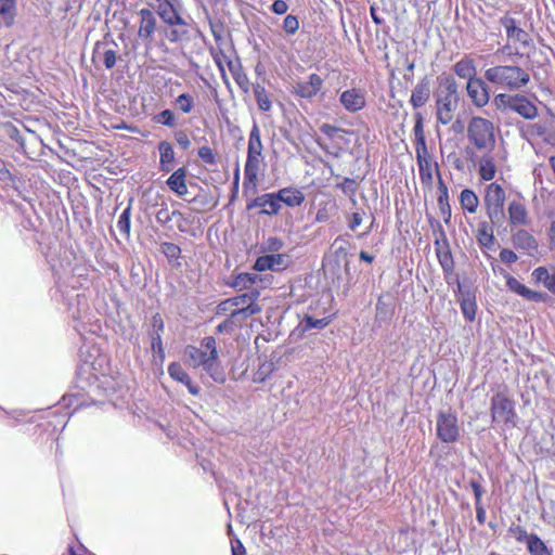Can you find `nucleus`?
Instances as JSON below:
<instances>
[{
	"instance_id": "nucleus-1",
	"label": "nucleus",
	"mask_w": 555,
	"mask_h": 555,
	"mask_svg": "<svg viewBox=\"0 0 555 555\" xmlns=\"http://www.w3.org/2000/svg\"><path fill=\"white\" fill-rule=\"evenodd\" d=\"M183 354L185 363L193 369L202 367L216 383L225 382V372L220 363L215 337H204L199 347L188 345Z\"/></svg>"
},
{
	"instance_id": "nucleus-2",
	"label": "nucleus",
	"mask_w": 555,
	"mask_h": 555,
	"mask_svg": "<svg viewBox=\"0 0 555 555\" xmlns=\"http://www.w3.org/2000/svg\"><path fill=\"white\" fill-rule=\"evenodd\" d=\"M467 140L469 145L465 154L472 162L476 160V152L491 153L496 146V129L490 119L473 116L467 124Z\"/></svg>"
},
{
	"instance_id": "nucleus-3",
	"label": "nucleus",
	"mask_w": 555,
	"mask_h": 555,
	"mask_svg": "<svg viewBox=\"0 0 555 555\" xmlns=\"http://www.w3.org/2000/svg\"><path fill=\"white\" fill-rule=\"evenodd\" d=\"M263 143L261 140V131L257 122H254L248 135L247 155L244 166L243 186L255 190L259 181V172L264 166Z\"/></svg>"
},
{
	"instance_id": "nucleus-4",
	"label": "nucleus",
	"mask_w": 555,
	"mask_h": 555,
	"mask_svg": "<svg viewBox=\"0 0 555 555\" xmlns=\"http://www.w3.org/2000/svg\"><path fill=\"white\" fill-rule=\"evenodd\" d=\"M485 79L502 89L519 91L530 81V74L518 65H494L485 70Z\"/></svg>"
},
{
	"instance_id": "nucleus-5",
	"label": "nucleus",
	"mask_w": 555,
	"mask_h": 555,
	"mask_svg": "<svg viewBox=\"0 0 555 555\" xmlns=\"http://www.w3.org/2000/svg\"><path fill=\"white\" fill-rule=\"evenodd\" d=\"M517 12H505L500 17V24L506 34V44L498 49L496 53L504 55H520L518 46L527 49L533 44L530 34L522 27V22L516 17Z\"/></svg>"
},
{
	"instance_id": "nucleus-6",
	"label": "nucleus",
	"mask_w": 555,
	"mask_h": 555,
	"mask_svg": "<svg viewBox=\"0 0 555 555\" xmlns=\"http://www.w3.org/2000/svg\"><path fill=\"white\" fill-rule=\"evenodd\" d=\"M259 296V291L253 289L248 293L227 298L217 306V314H229L232 319L247 320L261 312V307L257 302Z\"/></svg>"
},
{
	"instance_id": "nucleus-7",
	"label": "nucleus",
	"mask_w": 555,
	"mask_h": 555,
	"mask_svg": "<svg viewBox=\"0 0 555 555\" xmlns=\"http://www.w3.org/2000/svg\"><path fill=\"white\" fill-rule=\"evenodd\" d=\"M156 12L165 24L162 35L167 41L176 43L189 39L190 25L179 13L175 1L157 5Z\"/></svg>"
},
{
	"instance_id": "nucleus-8",
	"label": "nucleus",
	"mask_w": 555,
	"mask_h": 555,
	"mask_svg": "<svg viewBox=\"0 0 555 555\" xmlns=\"http://www.w3.org/2000/svg\"><path fill=\"white\" fill-rule=\"evenodd\" d=\"M490 415L492 423L502 424L506 428H514L517 425L518 414L516 402L509 393L506 385L498 387L490 400Z\"/></svg>"
},
{
	"instance_id": "nucleus-9",
	"label": "nucleus",
	"mask_w": 555,
	"mask_h": 555,
	"mask_svg": "<svg viewBox=\"0 0 555 555\" xmlns=\"http://www.w3.org/2000/svg\"><path fill=\"white\" fill-rule=\"evenodd\" d=\"M443 90L436 98L437 122L447 126L452 122L459 106L457 83L451 76L442 78Z\"/></svg>"
},
{
	"instance_id": "nucleus-10",
	"label": "nucleus",
	"mask_w": 555,
	"mask_h": 555,
	"mask_svg": "<svg viewBox=\"0 0 555 555\" xmlns=\"http://www.w3.org/2000/svg\"><path fill=\"white\" fill-rule=\"evenodd\" d=\"M506 194L503 186L491 182L486 186L483 203L488 218L492 223L499 222L504 217V204Z\"/></svg>"
},
{
	"instance_id": "nucleus-11",
	"label": "nucleus",
	"mask_w": 555,
	"mask_h": 555,
	"mask_svg": "<svg viewBox=\"0 0 555 555\" xmlns=\"http://www.w3.org/2000/svg\"><path fill=\"white\" fill-rule=\"evenodd\" d=\"M415 153L422 186L431 190L435 177L438 178L441 175L440 166L428 149L421 151L416 149Z\"/></svg>"
},
{
	"instance_id": "nucleus-12",
	"label": "nucleus",
	"mask_w": 555,
	"mask_h": 555,
	"mask_svg": "<svg viewBox=\"0 0 555 555\" xmlns=\"http://www.w3.org/2000/svg\"><path fill=\"white\" fill-rule=\"evenodd\" d=\"M436 434L439 440L444 443H453L460 438V425L455 413L439 412L436 421Z\"/></svg>"
},
{
	"instance_id": "nucleus-13",
	"label": "nucleus",
	"mask_w": 555,
	"mask_h": 555,
	"mask_svg": "<svg viewBox=\"0 0 555 555\" xmlns=\"http://www.w3.org/2000/svg\"><path fill=\"white\" fill-rule=\"evenodd\" d=\"M503 276L505 279L506 287L512 293L534 302H543L547 299V294L543 292L533 291L527 287L525 284L519 282L515 276L504 271Z\"/></svg>"
},
{
	"instance_id": "nucleus-14",
	"label": "nucleus",
	"mask_w": 555,
	"mask_h": 555,
	"mask_svg": "<svg viewBox=\"0 0 555 555\" xmlns=\"http://www.w3.org/2000/svg\"><path fill=\"white\" fill-rule=\"evenodd\" d=\"M467 94L477 108L485 107L490 101V91L487 80L478 77L466 83Z\"/></svg>"
},
{
	"instance_id": "nucleus-15",
	"label": "nucleus",
	"mask_w": 555,
	"mask_h": 555,
	"mask_svg": "<svg viewBox=\"0 0 555 555\" xmlns=\"http://www.w3.org/2000/svg\"><path fill=\"white\" fill-rule=\"evenodd\" d=\"M435 251L444 275L452 274L454 271V260L444 232H441L440 238L435 241Z\"/></svg>"
},
{
	"instance_id": "nucleus-16",
	"label": "nucleus",
	"mask_w": 555,
	"mask_h": 555,
	"mask_svg": "<svg viewBox=\"0 0 555 555\" xmlns=\"http://www.w3.org/2000/svg\"><path fill=\"white\" fill-rule=\"evenodd\" d=\"M339 103L349 113H357L366 106L365 91L360 88H350L341 92Z\"/></svg>"
},
{
	"instance_id": "nucleus-17",
	"label": "nucleus",
	"mask_w": 555,
	"mask_h": 555,
	"mask_svg": "<svg viewBox=\"0 0 555 555\" xmlns=\"http://www.w3.org/2000/svg\"><path fill=\"white\" fill-rule=\"evenodd\" d=\"M260 208V214L266 216H276L282 205L279 202L278 193H266L255 197L250 203L247 204L248 210L253 208Z\"/></svg>"
},
{
	"instance_id": "nucleus-18",
	"label": "nucleus",
	"mask_w": 555,
	"mask_h": 555,
	"mask_svg": "<svg viewBox=\"0 0 555 555\" xmlns=\"http://www.w3.org/2000/svg\"><path fill=\"white\" fill-rule=\"evenodd\" d=\"M323 79L320 75L312 73L307 77V80L299 81L294 86L293 93L301 99H313L323 88Z\"/></svg>"
},
{
	"instance_id": "nucleus-19",
	"label": "nucleus",
	"mask_w": 555,
	"mask_h": 555,
	"mask_svg": "<svg viewBox=\"0 0 555 555\" xmlns=\"http://www.w3.org/2000/svg\"><path fill=\"white\" fill-rule=\"evenodd\" d=\"M139 26L138 37L145 42H152L154 34L157 28V20L155 14L146 8L141 9L138 12Z\"/></svg>"
},
{
	"instance_id": "nucleus-20",
	"label": "nucleus",
	"mask_w": 555,
	"mask_h": 555,
	"mask_svg": "<svg viewBox=\"0 0 555 555\" xmlns=\"http://www.w3.org/2000/svg\"><path fill=\"white\" fill-rule=\"evenodd\" d=\"M508 224L512 228H521L530 223V216L525 203L520 199H513L507 205Z\"/></svg>"
},
{
	"instance_id": "nucleus-21",
	"label": "nucleus",
	"mask_w": 555,
	"mask_h": 555,
	"mask_svg": "<svg viewBox=\"0 0 555 555\" xmlns=\"http://www.w3.org/2000/svg\"><path fill=\"white\" fill-rule=\"evenodd\" d=\"M512 244L516 249L533 255L538 250V242L527 230L518 229L512 233Z\"/></svg>"
},
{
	"instance_id": "nucleus-22",
	"label": "nucleus",
	"mask_w": 555,
	"mask_h": 555,
	"mask_svg": "<svg viewBox=\"0 0 555 555\" xmlns=\"http://www.w3.org/2000/svg\"><path fill=\"white\" fill-rule=\"evenodd\" d=\"M168 374L169 376L178 383L183 384L189 392L193 396H197L199 393V387L193 383L190 375L183 369L181 363L172 362L168 365Z\"/></svg>"
},
{
	"instance_id": "nucleus-23",
	"label": "nucleus",
	"mask_w": 555,
	"mask_h": 555,
	"mask_svg": "<svg viewBox=\"0 0 555 555\" xmlns=\"http://www.w3.org/2000/svg\"><path fill=\"white\" fill-rule=\"evenodd\" d=\"M513 112L517 113L525 119L532 120L538 117L539 109L537 105L530 101L526 95L515 93V100L513 104Z\"/></svg>"
},
{
	"instance_id": "nucleus-24",
	"label": "nucleus",
	"mask_w": 555,
	"mask_h": 555,
	"mask_svg": "<svg viewBox=\"0 0 555 555\" xmlns=\"http://www.w3.org/2000/svg\"><path fill=\"white\" fill-rule=\"evenodd\" d=\"M430 93V82L425 77L421 79L412 90L410 104L414 109L424 106L429 101Z\"/></svg>"
},
{
	"instance_id": "nucleus-25",
	"label": "nucleus",
	"mask_w": 555,
	"mask_h": 555,
	"mask_svg": "<svg viewBox=\"0 0 555 555\" xmlns=\"http://www.w3.org/2000/svg\"><path fill=\"white\" fill-rule=\"evenodd\" d=\"M118 57L119 56L115 49L107 47L106 44H102L101 42H96L92 54L93 61L99 59L106 69H112L116 65Z\"/></svg>"
},
{
	"instance_id": "nucleus-26",
	"label": "nucleus",
	"mask_w": 555,
	"mask_h": 555,
	"mask_svg": "<svg viewBox=\"0 0 555 555\" xmlns=\"http://www.w3.org/2000/svg\"><path fill=\"white\" fill-rule=\"evenodd\" d=\"M453 72L459 78L467 79V81L478 78L475 61L469 55H464L459 60L453 65Z\"/></svg>"
},
{
	"instance_id": "nucleus-27",
	"label": "nucleus",
	"mask_w": 555,
	"mask_h": 555,
	"mask_svg": "<svg viewBox=\"0 0 555 555\" xmlns=\"http://www.w3.org/2000/svg\"><path fill=\"white\" fill-rule=\"evenodd\" d=\"M279 202L282 205L285 204L287 207H298L301 206L306 199L304 192L297 188H283L278 192Z\"/></svg>"
},
{
	"instance_id": "nucleus-28",
	"label": "nucleus",
	"mask_w": 555,
	"mask_h": 555,
	"mask_svg": "<svg viewBox=\"0 0 555 555\" xmlns=\"http://www.w3.org/2000/svg\"><path fill=\"white\" fill-rule=\"evenodd\" d=\"M478 159V176L481 181H492L496 176V163L491 153L482 152Z\"/></svg>"
},
{
	"instance_id": "nucleus-29",
	"label": "nucleus",
	"mask_w": 555,
	"mask_h": 555,
	"mask_svg": "<svg viewBox=\"0 0 555 555\" xmlns=\"http://www.w3.org/2000/svg\"><path fill=\"white\" fill-rule=\"evenodd\" d=\"M170 191L175 192L178 196L188 194L186 185V169L180 167L175 170L166 181Z\"/></svg>"
},
{
	"instance_id": "nucleus-30",
	"label": "nucleus",
	"mask_w": 555,
	"mask_h": 555,
	"mask_svg": "<svg viewBox=\"0 0 555 555\" xmlns=\"http://www.w3.org/2000/svg\"><path fill=\"white\" fill-rule=\"evenodd\" d=\"M159 152V169L163 172H170L173 169L175 151L169 141H160L157 145Z\"/></svg>"
},
{
	"instance_id": "nucleus-31",
	"label": "nucleus",
	"mask_w": 555,
	"mask_h": 555,
	"mask_svg": "<svg viewBox=\"0 0 555 555\" xmlns=\"http://www.w3.org/2000/svg\"><path fill=\"white\" fill-rule=\"evenodd\" d=\"M532 280L535 284H543L544 287L555 295V271L553 273L546 267H538L532 271Z\"/></svg>"
},
{
	"instance_id": "nucleus-32",
	"label": "nucleus",
	"mask_w": 555,
	"mask_h": 555,
	"mask_svg": "<svg viewBox=\"0 0 555 555\" xmlns=\"http://www.w3.org/2000/svg\"><path fill=\"white\" fill-rule=\"evenodd\" d=\"M460 205L462 209L470 215H474L478 210L479 198L474 190L464 189L459 196Z\"/></svg>"
},
{
	"instance_id": "nucleus-33",
	"label": "nucleus",
	"mask_w": 555,
	"mask_h": 555,
	"mask_svg": "<svg viewBox=\"0 0 555 555\" xmlns=\"http://www.w3.org/2000/svg\"><path fill=\"white\" fill-rule=\"evenodd\" d=\"M461 311L468 322H474L477 314V302L475 294L467 292L460 300Z\"/></svg>"
},
{
	"instance_id": "nucleus-34",
	"label": "nucleus",
	"mask_w": 555,
	"mask_h": 555,
	"mask_svg": "<svg viewBox=\"0 0 555 555\" xmlns=\"http://www.w3.org/2000/svg\"><path fill=\"white\" fill-rule=\"evenodd\" d=\"M476 238L482 249H492L495 244L493 229L487 222L479 225Z\"/></svg>"
},
{
	"instance_id": "nucleus-35",
	"label": "nucleus",
	"mask_w": 555,
	"mask_h": 555,
	"mask_svg": "<svg viewBox=\"0 0 555 555\" xmlns=\"http://www.w3.org/2000/svg\"><path fill=\"white\" fill-rule=\"evenodd\" d=\"M414 127H413V134H414V143H415V150H426L427 142H426V135L424 131V118L422 113L416 112L414 114Z\"/></svg>"
},
{
	"instance_id": "nucleus-36",
	"label": "nucleus",
	"mask_w": 555,
	"mask_h": 555,
	"mask_svg": "<svg viewBox=\"0 0 555 555\" xmlns=\"http://www.w3.org/2000/svg\"><path fill=\"white\" fill-rule=\"evenodd\" d=\"M16 11V0H0V18L7 27L14 25Z\"/></svg>"
},
{
	"instance_id": "nucleus-37",
	"label": "nucleus",
	"mask_w": 555,
	"mask_h": 555,
	"mask_svg": "<svg viewBox=\"0 0 555 555\" xmlns=\"http://www.w3.org/2000/svg\"><path fill=\"white\" fill-rule=\"evenodd\" d=\"M253 91L258 108L263 113L269 112L272 108V101L267 89L262 85L256 83L253 86Z\"/></svg>"
},
{
	"instance_id": "nucleus-38",
	"label": "nucleus",
	"mask_w": 555,
	"mask_h": 555,
	"mask_svg": "<svg viewBox=\"0 0 555 555\" xmlns=\"http://www.w3.org/2000/svg\"><path fill=\"white\" fill-rule=\"evenodd\" d=\"M211 56L217 65V67L220 70V74L222 77L225 76V68L224 65H228L229 69L232 70L233 68V62L232 60L224 53L222 49H211L210 50Z\"/></svg>"
},
{
	"instance_id": "nucleus-39",
	"label": "nucleus",
	"mask_w": 555,
	"mask_h": 555,
	"mask_svg": "<svg viewBox=\"0 0 555 555\" xmlns=\"http://www.w3.org/2000/svg\"><path fill=\"white\" fill-rule=\"evenodd\" d=\"M527 550L530 555H553L552 550L547 547L539 535H532L530 538Z\"/></svg>"
},
{
	"instance_id": "nucleus-40",
	"label": "nucleus",
	"mask_w": 555,
	"mask_h": 555,
	"mask_svg": "<svg viewBox=\"0 0 555 555\" xmlns=\"http://www.w3.org/2000/svg\"><path fill=\"white\" fill-rule=\"evenodd\" d=\"M257 281V275L251 273H240L234 276L232 286L238 291L250 288Z\"/></svg>"
},
{
	"instance_id": "nucleus-41",
	"label": "nucleus",
	"mask_w": 555,
	"mask_h": 555,
	"mask_svg": "<svg viewBox=\"0 0 555 555\" xmlns=\"http://www.w3.org/2000/svg\"><path fill=\"white\" fill-rule=\"evenodd\" d=\"M153 121L157 125H163L168 128H175L177 126V117L173 111L166 108L158 114L154 115Z\"/></svg>"
},
{
	"instance_id": "nucleus-42",
	"label": "nucleus",
	"mask_w": 555,
	"mask_h": 555,
	"mask_svg": "<svg viewBox=\"0 0 555 555\" xmlns=\"http://www.w3.org/2000/svg\"><path fill=\"white\" fill-rule=\"evenodd\" d=\"M175 105L182 114H190L194 108V98L190 93H181L175 100Z\"/></svg>"
},
{
	"instance_id": "nucleus-43",
	"label": "nucleus",
	"mask_w": 555,
	"mask_h": 555,
	"mask_svg": "<svg viewBox=\"0 0 555 555\" xmlns=\"http://www.w3.org/2000/svg\"><path fill=\"white\" fill-rule=\"evenodd\" d=\"M197 155L204 165L214 166L218 160V153L208 145L198 147Z\"/></svg>"
},
{
	"instance_id": "nucleus-44",
	"label": "nucleus",
	"mask_w": 555,
	"mask_h": 555,
	"mask_svg": "<svg viewBox=\"0 0 555 555\" xmlns=\"http://www.w3.org/2000/svg\"><path fill=\"white\" fill-rule=\"evenodd\" d=\"M515 94L499 93L493 99V105L498 111L504 112L513 108Z\"/></svg>"
},
{
	"instance_id": "nucleus-45",
	"label": "nucleus",
	"mask_w": 555,
	"mask_h": 555,
	"mask_svg": "<svg viewBox=\"0 0 555 555\" xmlns=\"http://www.w3.org/2000/svg\"><path fill=\"white\" fill-rule=\"evenodd\" d=\"M508 533L512 534L518 543L525 542L527 546L529 545L530 538L537 535L535 533H528L520 525H512L508 528Z\"/></svg>"
},
{
	"instance_id": "nucleus-46",
	"label": "nucleus",
	"mask_w": 555,
	"mask_h": 555,
	"mask_svg": "<svg viewBox=\"0 0 555 555\" xmlns=\"http://www.w3.org/2000/svg\"><path fill=\"white\" fill-rule=\"evenodd\" d=\"M160 250L170 262L176 261L181 257V248L171 242L162 243Z\"/></svg>"
},
{
	"instance_id": "nucleus-47",
	"label": "nucleus",
	"mask_w": 555,
	"mask_h": 555,
	"mask_svg": "<svg viewBox=\"0 0 555 555\" xmlns=\"http://www.w3.org/2000/svg\"><path fill=\"white\" fill-rule=\"evenodd\" d=\"M176 217L181 218L182 214L179 210H170L166 206L162 207L156 212V220H157V222L160 223V224H164V225H166L169 222H171Z\"/></svg>"
},
{
	"instance_id": "nucleus-48",
	"label": "nucleus",
	"mask_w": 555,
	"mask_h": 555,
	"mask_svg": "<svg viewBox=\"0 0 555 555\" xmlns=\"http://www.w3.org/2000/svg\"><path fill=\"white\" fill-rule=\"evenodd\" d=\"M231 73L241 91L247 94L250 90V81L246 73H244L242 69L234 68H232Z\"/></svg>"
},
{
	"instance_id": "nucleus-49",
	"label": "nucleus",
	"mask_w": 555,
	"mask_h": 555,
	"mask_svg": "<svg viewBox=\"0 0 555 555\" xmlns=\"http://www.w3.org/2000/svg\"><path fill=\"white\" fill-rule=\"evenodd\" d=\"M130 215H131V205H128V207L121 212V215L119 216V219L117 221L118 230L126 236H129V234H130V225H131Z\"/></svg>"
},
{
	"instance_id": "nucleus-50",
	"label": "nucleus",
	"mask_w": 555,
	"mask_h": 555,
	"mask_svg": "<svg viewBox=\"0 0 555 555\" xmlns=\"http://www.w3.org/2000/svg\"><path fill=\"white\" fill-rule=\"evenodd\" d=\"M330 324V318L317 319L311 315H306L304 319V330L309 331L312 328L322 330Z\"/></svg>"
},
{
	"instance_id": "nucleus-51",
	"label": "nucleus",
	"mask_w": 555,
	"mask_h": 555,
	"mask_svg": "<svg viewBox=\"0 0 555 555\" xmlns=\"http://www.w3.org/2000/svg\"><path fill=\"white\" fill-rule=\"evenodd\" d=\"M437 204L446 223L451 219V205L448 196H437Z\"/></svg>"
},
{
	"instance_id": "nucleus-52",
	"label": "nucleus",
	"mask_w": 555,
	"mask_h": 555,
	"mask_svg": "<svg viewBox=\"0 0 555 555\" xmlns=\"http://www.w3.org/2000/svg\"><path fill=\"white\" fill-rule=\"evenodd\" d=\"M332 216V205L328 202H322L315 214L317 222H327Z\"/></svg>"
},
{
	"instance_id": "nucleus-53",
	"label": "nucleus",
	"mask_w": 555,
	"mask_h": 555,
	"mask_svg": "<svg viewBox=\"0 0 555 555\" xmlns=\"http://www.w3.org/2000/svg\"><path fill=\"white\" fill-rule=\"evenodd\" d=\"M320 131L330 140L343 138L341 133L346 132L344 129L331 124L321 125Z\"/></svg>"
},
{
	"instance_id": "nucleus-54",
	"label": "nucleus",
	"mask_w": 555,
	"mask_h": 555,
	"mask_svg": "<svg viewBox=\"0 0 555 555\" xmlns=\"http://www.w3.org/2000/svg\"><path fill=\"white\" fill-rule=\"evenodd\" d=\"M282 27L287 35H295L299 29L298 17L292 14L287 15L283 21Z\"/></svg>"
},
{
	"instance_id": "nucleus-55",
	"label": "nucleus",
	"mask_w": 555,
	"mask_h": 555,
	"mask_svg": "<svg viewBox=\"0 0 555 555\" xmlns=\"http://www.w3.org/2000/svg\"><path fill=\"white\" fill-rule=\"evenodd\" d=\"M271 270H281L287 266V256L284 254L268 255Z\"/></svg>"
},
{
	"instance_id": "nucleus-56",
	"label": "nucleus",
	"mask_w": 555,
	"mask_h": 555,
	"mask_svg": "<svg viewBox=\"0 0 555 555\" xmlns=\"http://www.w3.org/2000/svg\"><path fill=\"white\" fill-rule=\"evenodd\" d=\"M151 349L154 353L158 354L160 360H164L165 349L163 346L162 335L151 334Z\"/></svg>"
},
{
	"instance_id": "nucleus-57",
	"label": "nucleus",
	"mask_w": 555,
	"mask_h": 555,
	"mask_svg": "<svg viewBox=\"0 0 555 555\" xmlns=\"http://www.w3.org/2000/svg\"><path fill=\"white\" fill-rule=\"evenodd\" d=\"M173 137H175V140H176L177 144L181 149L188 150L191 146V140H190V137H189V134L186 133L185 130H177L173 133Z\"/></svg>"
},
{
	"instance_id": "nucleus-58",
	"label": "nucleus",
	"mask_w": 555,
	"mask_h": 555,
	"mask_svg": "<svg viewBox=\"0 0 555 555\" xmlns=\"http://www.w3.org/2000/svg\"><path fill=\"white\" fill-rule=\"evenodd\" d=\"M469 486H470L474 496H475V505L482 504L481 499H482L485 490H483L482 486L480 485V482L478 480L472 479L469 481Z\"/></svg>"
},
{
	"instance_id": "nucleus-59",
	"label": "nucleus",
	"mask_w": 555,
	"mask_h": 555,
	"mask_svg": "<svg viewBox=\"0 0 555 555\" xmlns=\"http://www.w3.org/2000/svg\"><path fill=\"white\" fill-rule=\"evenodd\" d=\"M165 330V323L163 320V317L160 313H155L152 317V333L151 334H158L162 335Z\"/></svg>"
},
{
	"instance_id": "nucleus-60",
	"label": "nucleus",
	"mask_w": 555,
	"mask_h": 555,
	"mask_svg": "<svg viewBox=\"0 0 555 555\" xmlns=\"http://www.w3.org/2000/svg\"><path fill=\"white\" fill-rule=\"evenodd\" d=\"M500 260L504 263L512 264L518 260L517 255L514 250L503 248L499 254Z\"/></svg>"
},
{
	"instance_id": "nucleus-61",
	"label": "nucleus",
	"mask_w": 555,
	"mask_h": 555,
	"mask_svg": "<svg viewBox=\"0 0 555 555\" xmlns=\"http://www.w3.org/2000/svg\"><path fill=\"white\" fill-rule=\"evenodd\" d=\"M269 256L266 255V256H260L256 259L255 263H254V269L256 271H259V272H262V271H267V270H271V267H270V262H269Z\"/></svg>"
},
{
	"instance_id": "nucleus-62",
	"label": "nucleus",
	"mask_w": 555,
	"mask_h": 555,
	"mask_svg": "<svg viewBox=\"0 0 555 555\" xmlns=\"http://www.w3.org/2000/svg\"><path fill=\"white\" fill-rule=\"evenodd\" d=\"M8 134L12 140H15L18 144L23 145L24 139L22 138L20 130L13 124H7Z\"/></svg>"
},
{
	"instance_id": "nucleus-63",
	"label": "nucleus",
	"mask_w": 555,
	"mask_h": 555,
	"mask_svg": "<svg viewBox=\"0 0 555 555\" xmlns=\"http://www.w3.org/2000/svg\"><path fill=\"white\" fill-rule=\"evenodd\" d=\"M337 188L341 189L345 193L350 191L352 194H354L356 181L351 178H344V180L337 184Z\"/></svg>"
},
{
	"instance_id": "nucleus-64",
	"label": "nucleus",
	"mask_w": 555,
	"mask_h": 555,
	"mask_svg": "<svg viewBox=\"0 0 555 555\" xmlns=\"http://www.w3.org/2000/svg\"><path fill=\"white\" fill-rule=\"evenodd\" d=\"M231 550L232 555H246V548L238 539L231 542Z\"/></svg>"
}]
</instances>
